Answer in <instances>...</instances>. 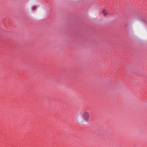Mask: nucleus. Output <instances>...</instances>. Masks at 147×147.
<instances>
[{"label": "nucleus", "instance_id": "nucleus-1", "mask_svg": "<svg viewBox=\"0 0 147 147\" xmlns=\"http://www.w3.org/2000/svg\"><path fill=\"white\" fill-rule=\"evenodd\" d=\"M89 116V114L88 112H84L82 115V121L84 122L88 121Z\"/></svg>", "mask_w": 147, "mask_h": 147}, {"label": "nucleus", "instance_id": "nucleus-2", "mask_svg": "<svg viewBox=\"0 0 147 147\" xmlns=\"http://www.w3.org/2000/svg\"><path fill=\"white\" fill-rule=\"evenodd\" d=\"M102 13L104 16H105L107 14V13L106 12V11L105 10L102 11Z\"/></svg>", "mask_w": 147, "mask_h": 147}, {"label": "nucleus", "instance_id": "nucleus-3", "mask_svg": "<svg viewBox=\"0 0 147 147\" xmlns=\"http://www.w3.org/2000/svg\"><path fill=\"white\" fill-rule=\"evenodd\" d=\"M36 6H34L32 8V9L33 10H35V9H36Z\"/></svg>", "mask_w": 147, "mask_h": 147}]
</instances>
